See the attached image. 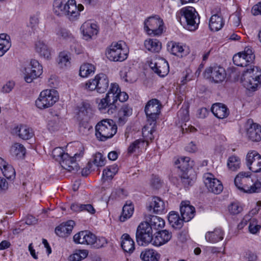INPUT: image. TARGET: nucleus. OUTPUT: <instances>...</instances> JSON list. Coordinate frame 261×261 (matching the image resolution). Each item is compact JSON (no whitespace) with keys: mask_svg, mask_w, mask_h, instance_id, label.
<instances>
[{"mask_svg":"<svg viewBox=\"0 0 261 261\" xmlns=\"http://www.w3.org/2000/svg\"><path fill=\"white\" fill-rule=\"evenodd\" d=\"M254 59V53L252 49L248 47H246L243 51L234 55L232 59L233 63L236 65L247 67L243 72L247 69L250 68V66H253L251 64L253 62Z\"/></svg>","mask_w":261,"mask_h":261,"instance_id":"6","label":"nucleus"},{"mask_svg":"<svg viewBox=\"0 0 261 261\" xmlns=\"http://www.w3.org/2000/svg\"><path fill=\"white\" fill-rule=\"evenodd\" d=\"M152 233L149 224L145 222L140 223L138 226L136 233L137 242L141 245L150 243L152 244L153 240Z\"/></svg>","mask_w":261,"mask_h":261,"instance_id":"7","label":"nucleus"},{"mask_svg":"<svg viewBox=\"0 0 261 261\" xmlns=\"http://www.w3.org/2000/svg\"><path fill=\"white\" fill-rule=\"evenodd\" d=\"M107 244V241L105 238L97 239L96 237V241L94 243L93 247L99 248L105 247Z\"/></svg>","mask_w":261,"mask_h":261,"instance_id":"60","label":"nucleus"},{"mask_svg":"<svg viewBox=\"0 0 261 261\" xmlns=\"http://www.w3.org/2000/svg\"><path fill=\"white\" fill-rule=\"evenodd\" d=\"M172 237L171 232L165 229L159 231L153 238L152 244L156 246H160L167 243Z\"/></svg>","mask_w":261,"mask_h":261,"instance_id":"24","label":"nucleus"},{"mask_svg":"<svg viewBox=\"0 0 261 261\" xmlns=\"http://www.w3.org/2000/svg\"><path fill=\"white\" fill-rule=\"evenodd\" d=\"M151 186L154 189H159L162 186V182L158 176H153L150 180Z\"/></svg>","mask_w":261,"mask_h":261,"instance_id":"61","label":"nucleus"},{"mask_svg":"<svg viewBox=\"0 0 261 261\" xmlns=\"http://www.w3.org/2000/svg\"><path fill=\"white\" fill-rule=\"evenodd\" d=\"M95 82L96 76L94 79L90 80L85 84H82V87H84L85 89L89 91H93L94 90H97V85H96Z\"/></svg>","mask_w":261,"mask_h":261,"instance_id":"55","label":"nucleus"},{"mask_svg":"<svg viewBox=\"0 0 261 261\" xmlns=\"http://www.w3.org/2000/svg\"><path fill=\"white\" fill-rule=\"evenodd\" d=\"M177 116L181 120L187 121L188 119V111L186 109H181L178 112Z\"/></svg>","mask_w":261,"mask_h":261,"instance_id":"63","label":"nucleus"},{"mask_svg":"<svg viewBox=\"0 0 261 261\" xmlns=\"http://www.w3.org/2000/svg\"><path fill=\"white\" fill-rule=\"evenodd\" d=\"M15 85L14 82L9 81L7 82L3 87V91L5 93H9L13 89Z\"/></svg>","mask_w":261,"mask_h":261,"instance_id":"64","label":"nucleus"},{"mask_svg":"<svg viewBox=\"0 0 261 261\" xmlns=\"http://www.w3.org/2000/svg\"><path fill=\"white\" fill-rule=\"evenodd\" d=\"M79 115L80 117L90 119L93 116V113L89 105L84 104L80 108Z\"/></svg>","mask_w":261,"mask_h":261,"instance_id":"44","label":"nucleus"},{"mask_svg":"<svg viewBox=\"0 0 261 261\" xmlns=\"http://www.w3.org/2000/svg\"><path fill=\"white\" fill-rule=\"evenodd\" d=\"M10 40V36L6 34H0V45H3L6 48H10L11 45Z\"/></svg>","mask_w":261,"mask_h":261,"instance_id":"54","label":"nucleus"},{"mask_svg":"<svg viewBox=\"0 0 261 261\" xmlns=\"http://www.w3.org/2000/svg\"><path fill=\"white\" fill-rule=\"evenodd\" d=\"M75 223L73 220H68L56 227L55 232L60 237H68L72 232Z\"/></svg>","mask_w":261,"mask_h":261,"instance_id":"21","label":"nucleus"},{"mask_svg":"<svg viewBox=\"0 0 261 261\" xmlns=\"http://www.w3.org/2000/svg\"><path fill=\"white\" fill-rule=\"evenodd\" d=\"M134 212V207L130 203H126L122 208V214L120 217V220L122 222L125 221L127 218H130Z\"/></svg>","mask_w":261,"mask_h":261,"instance_id":"42","label":"nucleus"},{"mask_svg":"<svg viewBox=\"0 0 261 261\" xmlns=\"http://www.w3.org/2000/svg\"><path fill=\"white\" fill-rule=\"evenodd\" d=\"M24 80L31 83L34 79L40 76L42 73V67L36 60H32L29 66L25 68Z\"/></svg>","mask_w":261,"mask_h":261,"instance_id":"12","label":"nucleus"},{"mask_svg":"<svg viewBox=\"0 0 261 261\" xmlns=\"http://www.w3.org/2000/svg\"><path fill=\"white\" fill-rule=\"evenodd\" d=\"M146 207L148 211H152L156 214L160 215L167 212L165 202L158 196L153 197L147 204Z\"/></svg>","mask_w":261,"mask_h":261,"instance_id":"16","label":"nucleus"},{"mask_svg":"<svg viewBox=\"0 0 261 261\" xmlns=\"http://www.w3.org/2000/svg\"><path fill=\"white\" fill-rule=\"evenodd\" d=\"M180 177L182 183L185 187H187L191 185L193 182V179L188 176V172L182 173L181 174Z\"/></svg>","mask_w":261,"mask_h":261,"instance_id":"58","label":"nucleus"},{"mask_svg":"<svg viewBox=\"0 0 261 261\" xmlns=\"http://www.w3.org/2000/svg\"><path fill=\"white\" fill-rule=\"evenodd\" d=\"M144 46L149 51L159 53L162 48V43L156 39H148L144 41Z\"/></svg>","mask_w":261,"mask_h":261,"instance_id":"32","label":"nucleus"},{"mask_svg":"<svg viewBox=\"0 0 261 261\" xmlns=\"http://www.w3.org/2000/svg\"><path fill=\"white\" fill-rule=\"evenodd\" d=\"M84 39L88 40L92 39V36L98 33V27L96 24L89 21L84 22L81 27Z\"/></svg>","mask_w":261,"mask_h":261,"instance_id":"20","label":"nucleus"},{"mask_svg":"<svg viewBox=\"0 0 261 261\" xmlns=\"http://www.w3.org/2000/svg\"><path fill=\"white\" fill-rule=\"evenodd\" d=\"M58 99L59 95L56 90L46 89L40 93L35 103L38 108L43 110L53 106Z\"/></svg>","mask_w":261,"mask_h":261,"instance_id":"5","label":"nucleus"},{"mask_svg":"<svg viewBox=\"0 0 261 261\" xmlns=\"http://www.w3.org/2000/svg\"><path fill=\"white\" fill-rule=\"evenodd\" d=\"M63 0H55L53 4L54 12L58 16H63L66 12L67 5Z\"/></svg>","mask_w":261,"mask_h":261,"instance_id":"37","label":"nucleus"},{"mask_svg":"<svg viewBox=\"0 0 261 261\" xmlns=\"http://www.w3.org/2000/svg\"><path fill=\"white\" fill-rule=\"evenodd\" d=\"M93 163L96 166L101 167L105 165L106 159L101 153L98 152L95 154Z\"/></svg>","mask_w":261,"mask_h":261,"instance_id":"53","label":"nucleus"},{"mask_svg":"<svg viewBox=\"0 0 261 261\" xmlns=\"http://www.w3.org/2000/svg\"><path fill=\"white\" fill-rule=\"evenodd\" d=\"M35 49L40 56L44 58H48L50 56V51L47 45L43 41H38L35 45Z\"/></svg>","mask_w":261,"mask_h":261,"instance_id":"38","label":"nucleus"},{"mask_svg":"<svg viewBox=\"0 0 261 261\" xmlns=\"http://www.w3.org/2000/svg\"><path fill=\"white\" fill-rule=\"evenodd\" d=\"M149 66L155 73L161 77L165 76L169 71L168 63L163 59H156L151 61Z\"/></svg>","mask_w":261,"mask_h":261,"instance_id":"15","label":"nucleus"},{"mask_svg":"<svg viewBox=\"0 0 261 261\" xmlns=\"http://www.w3.org/2000/svg\"><path fill=\"white\" fill-rule=\"evenodd\" d=\"M169 223L174 227H180L183 223L182 219H180L178 213L175 212H171L168 216Z\"/></svg>","mask_w":261,"mask_h":261,"instance_id":"40","label":"nucleus"},{"mask_svg":"<svg viewBox=\"0 0 261 261\" xmlns=\"http://www.w3.org/2000/svg\"><path fill=\"white\" fill-rule=\"evenodd\" d=\"M117 126L113 120L103 119L95 126V135L97 139L106 141L112 138L117 133Z\"/></svg>","mask_w":261,"mask_h":261,"instance_id":"2","label":"nucleus"},{"mask_svg":"<svg viewBox=\"0 0 261 261\" xmlns=\"http://www.w3.org/2000/svg\"><path fill=\"white\" fill-rule=\"evenodd\" d=\"M211 111L218 118L223 119L227 117L229 114V109L222 103H216L213 105Z\"/></svg>","mask_w":261,"mask_h":261,"instance_id":"25","label":"nucleus"},{"mask_svg":"<svg viewBox=\"0 0 261 261\" xmlns=\"http://www.w3.org/2000/svg\"><path fill=\"white\" fill-rule=\"evenodd\" d=\"M247 136L253 142H259L261 140V126L257 123L251 124L247 128Z\"/></svg>","mask_w":261,"mask_h":261,"instance_id":"23","label":"nucleus"},{"mask_svg":"<svg viewBox=\"0 0 261 261\" xmlns=\"http://www.w3.org/2000/svg\"><path fill=\"white\" fill-rule=\"evenodd\" d=\"M84 244L90 245L93 247L94 243L96 241V236L88 230V233L85 238Z\"/></svg>","mask_w":261,"mask_h":261,"instance_id":"56","label":"nucleus"},{"mask_svg":"<svg viewBox=\"0 0 261 261\" xmlns=\"http://www.w3.org/2000/svg\"><path fill=\"white\" fill-rule=\"evenodd\" d=\"M58 65L61 68L69 67L70 65V58L65 52L60 53L58 59Z\"/></svg>","mask_w":261,"mask_h":261,"instance_id":"45","label":"nucleus"},{"mask_svg":"<svg viewBox=\"0 0 261 261\" xmlns=\"http://www.w3.org/2000/svg\"><path fill=\"white\" fill-rule=\"evenodd\" d=\"M180 211L183 221L188 222L194 217L195 209L190 205V201H183L180 203Z\"/></svg>","mask_w":261,"mask_h":261,"instance_id":"19","label":"nucleus"},{"mask_svg":"<svg viewBox=\"0 0 261 261\" xmlns=\"http://www.w3.org/2000/svg\"><path fill=\"white\" fill-rule=\"evenodd\" d=\"M127 192L123 189H114L110 196L112 198H116L117 197L123 198L127 196Z\"/></svg>","mask_w":261,"mask_h":261,"instance_id":"52","label":"nucleus"},{"mask_svg":"<svg viewBox=\"0 0 261 261\" xmlns=\"http://www.w3.org/2000/svg\"><path fill=\"white\" fill-rule=\"evenodd\" d=\"M52 154L56 160L60 162L62 167L68 171L75 172L79 170L80 167L76 163L72 162L73 166H71V167H69L67 165V162L70 161L69 154L65 153L62 148H55L52 151Z\"/></svg>","mask_w":261,"mask_h":261,"instance_id":"8","label":"nucleus"},{"mask_svg":"<svg viewBox=\"0 0 261 261\" xmlns=\"http://www.w3.org/2000/svg\"><path fill=\"white\" fill-rule=\"evenodd\" d=\"M95 66L90 63H84L81 66L80 69V75L83 77L88 76L95 71Z\"/></svg>","mask_w":261,"mask_h":261,"instance_id":"41","label":"nucleus"},{"mask_svg":"<svg viewBox=\"0 0 261 261\" xmlns=\"http://www.w3.org/2000/svg\"><path fill=\"white\" fill-rule=\"evenodd\" d=\"M187 24L185 28L190 31L196 30L200 22V17L194 8L189 7L182 10Z\"/></svg>","mask_w":261,"mask_h":261,"instance_id":"10","label":"nucleus"},{"mask_svg":"<svg viewBox=\"0 0 261 261\" xmlns=\"http://www.w3.org/2000/svg\"><path fill=\"white\" fill-rule=\"evenodd\" d=\"M162 108L161 102L156 98L149 100L146 103L144 111L147 118V123L150 125H153L150 130L153 131L156 124V120L159 118Z\"/></svg>","mask_w":261,"mask_h":261,"instance_id":"4","label":"nucleus"},{"mask_svg":"<svg viewBox=\"0 0 261 261\" xmlns=\"http://www.w3.org/2000/svg\"><path fill=\"white\" fill-rule=\"evenodd\" d=\"M241 80L247 89L255 90L259 83L261 84V73L258 67L250 66V68L247 69L242 74Z\"/></svg>","mask_w":261,"mask_h":261,"instance_id":"3","label":"nucleus"},{"mask_svg":"<svg viewBox=\"0 0 261 261\" xmlns=\"http://www.w3.org/2000/svg\"><path fill=\"white\" fill-rule=\"evenodd\" d=\"M121 239V247L124 251L131 253L135 249V243L129 235L127 233L123 234Z\"/></svg>","mask_w":261,"mask_h":261,"instance_id":"29","label":"nucleus"},{"mask_svg":"<svg viewBox=\"0 0 261 261\" xmlns=\"http://www.w3.org/2000/svg\"><path fill=\"white\" fill-rule=\"evenodd\" d=\"M145 222L149 224L152 230L153 229L158 230L165 226L164 220L156 216H150L149 220L148 221H146Z\"/></svg>","mask_w":261,"mask_h":261,"instance_id":"35","label":"nucleus"},{"mask_svg":"<svg viewBox=\"0 0 261 261\" xmlns=\"http://www.w3.org/2000/svg\"><path fill=\"white\" fill-rule=\"evenodd\" d=\"M260 228V226L257 224L256 220L254 218L251 219L248 226L249 231L252 234L256 233Z\"/></svg>","mask_w":261,"mask_h":261,"instance_id":"51","label":"nucleus"},{"mask_svg":"<svg viewBox=\"0 0 261 261\" xmlns=\"http://www.w3.org/2000/svg\"><path fill=\"white\" fill-rule=\"evenodd\" d=\"M228 208L229 212L233 215L239 214L243 210L242 207L240 205V203L237 202L231 203L228 206Z\"/></svg>","mask_w":261,"mask_h":261,"instance_id":"49","label":"nucleus"},{"mask_svg":"<svg viewBox=\"0 0 261 261\" xmlns=\"http://www.w3.org/2000/svg\"><path fill=\"white\" fill-rule=\"evenodd\" d=\"M13 133L23 140H28L34 136L32 129L23 124L15 127L13 129Z\"/></svg>","mask_w":261,"mask_h":261,"instance_id":"22","label":"nucleus"},{"mask_svg":"<svg viewBox=\"0 0 261 261\" xmlns=\"http://www.w3.org/2000/svg\"><path fill=\"white\" fill-rule=\"evenodd\" d=\"M56 34L59 38L63 39L69 38L71 36V34L66 29L63 28L58 29Z\"/></svg>","mask_w":261,"mask_h":261,"instance_id":"57","label":"nucleus"},{"mask_svg":"<svg viewBox=\"0 0 261 261\" xmlns=\"http://www.w3.org/2000/svg\"><path fill=\"white\" fill-rule=\"evenodd\" d=\"M106 55L109 60L114 62H122L127 57V54L123 51L121 44L118 42L112 44L107 50Z\"/></svg>","mask_w":261,"mask_h":261,"instance_id":"13","label":"nucleus"},{"mask_svg":"<svg viewBox=\"0 0 261 261\" xmlns=\"http://www.w3.org/2000/svg\"><path fill=\"white\" fill-rule=\"evenodd\" d=\"M167 50L174 55L177 56H180L181 57L183 56L182 54L184 51L182 46L173 41H171L168 43Z\"/></svg>","mask_w":261,"mask_h":261,"instance_id":"36","label":"nucleus"},{"mask_svg":"<svg viewBox=\"0 0 261 261\" xmlns=\"http://www.w3.org/2000/svg\"><path fill=\"white\" fill-rule=\"evenodd\" d=\"M240 180L242 182L246 181L250 182L251 181V178L250 177V172H240L234 178V183H238Z\"/></svg>","mask_w":261,"mask_h":261,"instance_id":"46","label":"nucleus"},{"mask_svg":"<svg viewBox=\"0 0 261 261\" xmlns=\"http://www.w3.org/2000/svg\"><path fill=\"white\" fill-rule=\"evenodd\" d=\"M132 113V110L128 105H122L118 113L119 124H124L126 121V117L130 116Z\"/></svg>","mask_w":261,"mask_h":261,"instance_id":"33","label":"nucleus"},{"mask_svg":"<svg viewBox=\"0 0 261 261\" xmlns=\"http://www.w3.org/2000/svg\"><path fill=\"white\" fill-rule=\"evenodd\" d=\"M246 164L253 172L261 171V155L255 150L248 152L246 155Z\"/></svg>","mask_w":261,"mask_h":261,"instance_id":"14","label":"nucleus"},{"mask_svg":"<svg viewBox=\"0 0 261 261\" xmlns=\"http://www.w3.org/2000/svg\"><path fill=\"white\" fill-rule=\"evenodd\" d=\"M96 85H97V92L99 93H105L109 87V82L107 76L103 73H100L96 75Z\"/></svg>","mask_w":261,"mask_h":261,"instance_id":"27","label":"nucleus"},{"mask_svg":"<svg viewBox=\"0 0 261 261\" xmlns=\"http://www.w3.org/2000/svg\"><path fill=\"white\" fill-rule=\"evenodd\" d=\"M204 183L210 192L216 194H220L223 190V187L220 180L214 178L211 174L205 176Z\"/></svg>","mask_w":261,"mask_h":261,"instance_id":"18","label":"nucleus"},{"mask_svg":"<svg viewBox=\"0 0 261 261\" xmlns=\"http://www.w3.org/2000/svg\"><path fill=\"white\" fill-rule=\"evenodd\" d=\"M66 9V12L64 13V15L66 16L71 21L76 20L80 15L76 5H67Z\"/></svg>","mask_w":261,"mask_h":261,"instance_id":"39","label":"nucleus"},{"mask_svg":"<svg viewBox=\"0 0 261 261\" xmlns=\"http://www.w3.org/2000/svg\"><path fill=\"white\" fill-rule=\"evenodd\" d=\"M10 153L17 159H23L25 154V148L23 145L16 143L11 146Z\"/></svg>","mask_w":261,"mask_h":261,"instance_id":"31","label":"nucleus"},{"mask_svg":"<svg viewBox=\"0 0 261 261\" xmlns=\"http://www.w3.org/2000/svg\"><path fill=\"white\" fill-rule=\"evenodd\" d=\"M224 233L220 228H216L213 231L207 232L205 236L207 241L212 243H217L223 239Z\"/></svg>","mask_w":261,"mask_h":261,"instance_id":"30","label":"nucleus"},{"mask_svg":"<svg viewBox=\"0 0 261 261\" xmlns=\"http://www.w3.org/2000/svg\"><path fill=\"white\" fill-rule=\"evenodd\" d=\"M141 143H143L144 142L141 140H137L135 141L128 147V152L129 153L134 152L137 148H139V145Z\"/></svg>","mask_w":261,"mask_h":261,"instance_id":"59","label":"nucleus"},{"mask_svg":"<svg viewBox=\"0 0 261 261\" xmlns=\"http://www.w3.org/2000/svg\"><path fill=\"white\" fill-rule=\"evenodd\" d=\"M3 175L8 179H13L15 176V171L14 168L7 164L2 170Z\"/></svg>","mask_w":261,"mask_h":261,"instance_id":"48","label":"nucleus"},{"mask_svg":"<svg viewBox=\"0 0 261 261\" xmlns=\"http://www.w3.org/2000/svg\"><path fill=\"white\" fill-rule=\"evenodd\" d=\"M163 21L158 15L151 16L144 21V29L149 35H160L163 31Z\"/></svg>","mask_w":261,"mask_h":261,"instance_id":"9","label":"nucleus"},{"mask_svg":"<svg viewBox=\"0 0 261 261\" xmlns=\"http://www.w3.org/2000/svg\"><path fill=\"white\" fill-rule=\"evenodd\" d=\"M176 167L180 169L182 173H187L193 166V162L191 161L189 157L181 156L175 161Z\"/></svg>","mask_w":261,"mask_h":261,"instance_id":"26","label":"nucleus"},{"mask_svg":"<svg viewBox=\"0 0 261 261\" xmlns=\"http://www.w3.org/2000/svg\"><path fill=\"white\" fill-rule=\"evenodd\" d=\"M223 17L218 14L212 16L209 22L210 29L213 31L220 30L224 25Z\"/></svg>","mask_w":261,"mask_h":261,"instance_id":"28","label":"nucleus"},{"mask_svg":"<svg viewBox=\"0 0 261 261\" xmlns=\"http://www.w3.org/2000/svg\"><path fill=\"white\" fill-rule=\"evenodd\" d=\"M89 120L87 118H82L81 120L79 123V129L81 133L86 134L92 129V126L88 122Z\"/></svg>","mask_w":261,"mask_h":261,"instance_id":"47","label":"nucleus"},{"mask_svg":"<svg viewBox=\"0 0 261 261\" xmlns=\"http://www.w3.org/2000/svg\"><path fill=\"white\" fill-rule=\"evenodd\" d=\"M203 75L205 78L211 80L215 83H220L225 80L226 73L223 67L215 66L206 68Z\"/></svg>","mask_w":261,"mask_h":261,"instance_id":"11","label":"nucleus"},{"mask_svg":"<svg viewBox=\"0 0 261 261\" xmlns=\"http://www.w3.org/2000/svg\"><path fill=\"white\" fill-rule=\"evenodd\" d=\"M236 186L241 191L247 193H258L261 191V182L258 180L254 181L251 178L250 182H242L240 181L238 183H234Z\"/></svg>","mask_w":261,"mask_h":261,"instance_id":"17","label":"nucleus"},{"mask_svg":"<svg viewBox=\"0 0 261 261\" xmlns=\"http://www.w3.org/2000/svg\"><path fill=\"white\" fill-rule=\"evenodd\" d=\"M39 23V18L37 15H33L30 17L29 26L34 29Z\"/></svg>","mask_w":261,"mask_h":261,"instance_id":"62","label":"nucleus"},{"mask_svg":"<svg viewBox=\"0 0 261 261\" xmlns=\"http://www.w3.org/2000/svg\"><path fill=\"white\" fill-rule=\"evenodd\" d=\"M241 161L239 157L236 155L230 156L227 161V166L232 171H236L240 168Z\"/></svg>","mask_w":261,"mask_h":261,"instance_id":"43","label":"nucleus"},{"mask_svg":"<svg viewBox=\"0 0 261 261\" xmlns=\"http://www.w3.org/2000/svg\"><path fill=\"white\" fill-rule=\"evenodd\" d=\"M88 233V230L81 231L76 233L73 238V241L76 244H84L85 237Z\"/></svg>","mask_w":261,"mask_h":261,"instance_id":"50","label":"nucleus"},{"mask_svg":"<svg viewBox=\"0 0 261 261\" xmlns=\"http://www.w3.org/2000/svg\"><path fill=\"white\" fill-rule=\"evenodd\" d=\"M140 258L144 261H159L160 254L153 249H145L142 251Z\"/></svg>","mask_w":261,"mask_h":261,"instance_id":"34","label":"nucleus"},{"mask_svg":"<svg viewBox=\"0 0 261 261\" xmlns=\"http://www.w3.org/2000/svg\"><path fill=\"white\" fill-rule=\"evenodd\" d=\"M119 91L120 90L118 84H112L105 98L96 99L98 109L102 113L113 114L116 112L117 95L119 93Z\"/></svg>","mask_w":261,"mask_h":261,"instance_id":"1","label":"nucleus"}]
</instances>
